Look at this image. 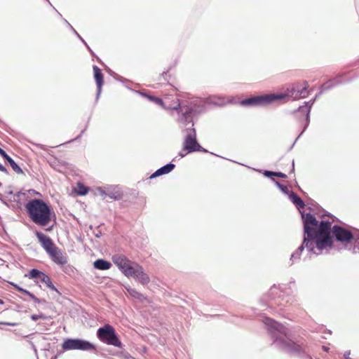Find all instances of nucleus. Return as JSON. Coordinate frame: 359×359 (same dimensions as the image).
Segmentation results:
<instances>
[{
    "instance_id": "obj_58",
    "label": "nucleus",
    "mask_w": 359,
    "mask_h": 359,
    "mask_svg": "<svg viewBox=\"0 0 359 359\" xmlns=\"http://www.w3.org/2000/svg\"><path fill=\"white\" fill-rule=\"evenodd\" d=\"M57 355H55L54 356H53L50 359H57Z\"/></svg>"
},
{
    "instance_id": "obj_8",
    "label": "nucleus",
    "mask_w": 359,
    "mask_h": 359,
    "mask_svg": "<svg viewBox=\"0 0 359 359\" xmlns=\"http://www.w3.org/2000/svg\"><path fill=\"white\" fill-rule=\"evenodd\" d=\"M97 337L103 343L118 348H122L123 344L116 333L114 327L105 324L97 329L96 333Z\"/></svg>"
},
{
    "instance_id": "obj_56",
    "label": "nucleus",
    "mask_w": 359,
    "mask_h": 359,
    "mask_svg": "<svg viewBox=\"0 0 359 359\" xmlns=\"http://www.w3.org/2000/svg\"><path fill=\"white\" fill-rule=\"evenodd\" d=\"M64 22H65L67 25V26L70 28V26H72V25L69 23V22H68L67 20H65V19H64Z\"/></svg>"
},
{
    "instance_id": "obj_57",
    "label": "nucleus",
    "mask_w": 359,
    "mask_h": 359,
    "mask_svg": "<svg viewBox=\"0 0 359 359\" xmlns=\"http://www.w3.org/2000/svg\"><path fill=\"white\" fill-rule=\"evenodd\" d=\"M275 304L282 305V303H280L278 300H275Z\"/></svg>"
},
{
    "instance_id": "obj_12",
    "label": "nucleus",
    "mask_w": 359,
    "mask_h": 359,
    "mask_svg": "<svg viewBox=\"0 0 359 359\" xmlns=\"http://www.w3.org/2000/svg\"><path fill=\"white\" fill-rule=\"evenodd\" d=\"M35 235L48 255L57 247L53 240L42 232L36 231Z\"/></svg>"
},
{
    "instance_id": "obj_23",
    "label": "nucleus",
    "mask_w": 359,
    "mask_h": 359,
    "mask_svg": "<svg viewBox=\"0 0 359 359\" xmlns=\"http://www.w3.org/2000/svg\"><path fill=\"white\" fill-rule=\"evenodd\" d=\"M175 168V165L172 162L167 163L166 165L161 167L159 170L163 175H166L172 171Z\"/></svg>"
},
{
    "instance_id": "obj_6",
    "label": "nucleus",
    "mask_w": 359,
    "mask_h": 359,
    "mask_svg": "<svg viewBox=\"0 0 359 359\" xmlns=\"http://www.w3.org/2000/svg\"><path fill=\"white\" fill-rule=\"evenodd\" d=\"M186 135L182 144V149L187 153L201 151L208 153V151L203 148L197 141L196 130L194 128V123H190L189 126H184Z\"/></svg>"
},
{
    "instance_id": "obj_63",
    "label": "nucleus",
    "mask_w": 359,
    "mask_h": 359,
    "mask_svg": "<svg viewBox=\"0 0 359 359\" xmlns=\"http://www.w3.org/2000/svg\"><path fill=\"white\" fill-rule=\"evenodd\" d=\"M348 354H350V352H348V354H346V356H345V358H348L347 356H348Z\"/></svg>"
},
{
    "instance_id": "obj_62",
    "label": "nucleus",
    "mask_w": 359,
    "mask_h": 359,
    "mask_svg": "<svg viewBox=\"0 0 359 359\" xmlns=\"http://www.w3.org/2000/svg\"><path fill=\"white\" fill-rule=\"evenodd\" d=\"M348 354H350V352H348V354H346V356H345V358H348L347 356H348Z\"/></svg>"
},
{
    "instance_id": "obj_24",
    "label": "nucleus",
    "mask_w": 359,
    "mask_h": 359,
    "mask_svg": "<svg viewBox=\"0 0 359 359\" xmlns=\"http://www.w3.org/2000/svg\"><path fill=\"white\" fill-rule=\"evenodd\" d=\"M107 196L115 201H118L121 198V194L118 191H112L107 189Z\"/></svg>"
},
{
    "instance_id": "obj_9",
    "label": "nucleus",
    "mask_w": 359,
    "mask_h": 359,
    "mask_svg": "<svg viewBox=\"0 0 359 359\" xmlns=\"http://www.w3.org/2000/svg\"><path fill=\"white\" fill-rule=\"evenodd\" d=\"M62 348L64 351L79 350L90 351L95 350V345L89 341L80 338H67L62 344Z\"/></svg>"
},
{
    "instance_id": "obj_35",
    "label": "nucleus",
    "mask_w": 359,
    "mask_h": 359,
    "mask_svg": "<svg viewBox=\"0 0 359 359\" xmlns=\"http://www.w3.org/2000/svg\"><path fill=\"white\" fill-rule=\"evenodd\" d=\"M161 175H163V174L162 173V172H161V170L158 168L154 173H152L151 175V176L149 177V179L151 180V179L156 178L157 177H160Z\"/></svg>"
},
{
    "instance_id": "obj_55",
    "label": "nucleus",
    "mask_w": 359,
    "mask_h": 359,
    "mask_svg": "<svg viewBox=\"0 0 359 359\" xmlns=\"http://www.w3.org/2000/svg\"><path fill=\"white\" fill-rule=\"evenodd\" d=\"M30 191H32V192H33V194H40L39 192L36 191H35V190H34V189H30V190H29V192H30Z\"/></svg>"
},
{
    "instance_id": "obj_26",
    "label": "nucleus",
    "mask_w": 359,
    "mask_h": 359,
    "mask_svg": "<svg viewBox=\"0 0 359 359\" xmlns=\"http://www.w3.org/2000/svg\"><path fill=\"white\" fill-rule=\"evenodd\" d=\"M11 285H13V287L16 290H18V292L24 294H26L27 295L29 298L31 297V296L33 294V293L30 292L29 291H28L27 290H25L22 287H21L20 286L18 285L17 284L15 283H11Z\"/></svg>"
},
{
    "instance_id": "obj_4",
    "label": "nucleus",
    "mask_w": 359,
    "mask_h": 359,
    "mask_svg": "<svg viewBox=\"0 0 359 359\" xmlns=\"http://www.w3.org/2000/svg\"><path fill=\"white\" fill-rule=\"evenodd\" d=\"M112 261L125 276L133 277L142 285L149 283V276L144 272L142 266L130 260L125 255H114L112 257Z\"/></svg>"
},
{
    "instance_id": "obj_38",
    "label": "nucleus",
    "mask_w": 359,
    "mask_h": 359,
    "mask_svg": "<svg viewBox=\"0 0 359 359\" xmlns=\"http://www.w3.org/2000/svg\"><path fill=\"white\" fill-rule=\"evenodd\" d=\"M73 267L70 265H67L65 266L64 271L67 273H69L70 272H73Z\"/></svg>"
},
{
    "instance_id": "obj_47",
    "label": "nucleus",
    "mask_w": 359,
    "mask_h": 359,
    "mask_svg": "<svg viewBox=\"0 0 359 359\" xmlns=\"http://www.w3.org/2000/svg\"><path fill=\"white\" fill-rule=\"evenodd\" d=\"M86 47L87 48L88 50L90 53V54L92 55H95L94 52L92 50V49L89 47V46L88 44H87V46H86Z\"/></svg>"
},
{
    "instance_id": "obj_22",
    "label": "nucleus",
    "mask_w": 359,
    "mask_h": 359,
    "mask_svg": "<svg viewBox=\"0 0 359 359\" xmlns=\"http://www.w3.org/2000/svg\"><path fill=\"white\" fill-rule=\"evenodd\" d=\"M43 273V271L37 269H32L29 271L28 277L32 280H39L41 278Z\"/></svg>"
},
{
    "instance_id": "obj_53",
    "label": "nucleus",
    "mask_w": 359,
    "mask_h": 359,
    "mask_svg": "<svg viewBox=\"0 0 359 359\" xmlns=\"http://www.w3.org/2000/svg\"><path fill=\"white\" fill-rule=\"evenodd\" d=\"M6 194H8V195H13V191L12 190H8L6 191Z\"/></svg>"
},
{
    "instance_id": "obj_39",
    "label": "nucleus",
    "mask_w": 359,
    "mask_h": 359,
    "mask_svg": "<svg viewBox=\"0 0 359 359\" xmlns=\"http://www.w3.org/2000/svg\"><path fill=\"white\" fill-rule=\"evenodd\" d=\"M275 177H280V178H287V175L282 172H276Z\"/></svg>"
},
{
    "instance_id": "obj_11",
    "label": "nucleus",
    "mask_w": 359,
    "mask_h": 359,
    "mask_svg": "<svg viewBox=\"0 0 359 359\" xmlns=\"http://www.w3.org/2000/svg\"><path fill=\"white\" fill-rule=\"evenodd\" d=\"M172 109L177 111L180 116L179 121L184 126H189L190 123L194 122L193 117L196 111L193 107L179 102Z\"/></svg>"
},
{
    "instance_id": "obj_51",
    "label": "nucleus",
    "mask_w": 359,
    "mask_h": 359,
    "mask_svg": "<svg viewBox=\"0 0 359 359\" xmlns=\"http://www.w3.org/2000/svg\"><path fill=\"white\" fill-rule=\"evenodd\" d=\"M188 153H182V152H180L179 153V156L181 157V158H184Z\"/></svg>"
},
{
    "instance_id": "obj_33",
    "label": "nucleus",
    "mask_w": 359,
    "mask_h": 359,
    "mask_svg": "<svg viewBox=\"0 0 359 359\" xmlns=\"http://www.w3.org/2000/svg\"><path fill=\"white\" fill-rule=\"evenodd\" d=\"M86 130V127L83 130H81V133L78 136H76L75 138H74L72 140H70L66 142L65 144H69V143H72V142L79 140L81 137V135L83 134V133L85 132Z\"/></svg>"
},
{
    "instance_id": "obj_30",
    "label": "nucleus",
    "mask_w": 359,
    "mask_h": 359,
    "mask_svg": "<svg viewBox=\"0 0 359 359\" xmlns=\"http://www.w3.org/2000/svg\"><path fill=\"white\" fill-rule=\"evenodd\" d=\"M275 172H276L275 171L264 170H263L262 173L264 177L271 178L272 180V179H273V177H275Z\"/></svg>"
},
{
    "instance_id": "obj_2",
    "label": "nucleus",
    "mask_w": 359,
    "mask_h": 359,
    "mask_svg": "<svg viewBox=\"0 0 359 359\" xmlns=\"http://www.w3.org/2000/svg\"><path fill=\"white\" fill-rule=\"evenodd\" d=\"M263 323L277 349L292 356L304 353L303 340L292 337L289 330L283 324L268 317L264 318Z\"/></svg>"
},
{
    "instance_id": "obj_40",
    "label": "nucleus",
    "mask_w": 359,
    "mask_h": 359,
    "mask_svg": "<svg viewBox=\"0 0 359 359\" xmlns=\"http://www.w3.org/2000/svg\"><path fill=\"white\" fill-rule=\"evenodd\" d=\"M277 289H278V288H277V287H276V285H274L273 286H272V287H271V289H270V291H269V297H271L273 298V294H274V292H275V290H276Z\"/></svg>"
},
{
    "instance_id": "obj_25",
    "label": "nucleus",
    "mask_w": 359,
    "mask_h": 359,
    "mask_svg": "<svg viewBox=\"0 0 359 359\" xmlns=\"http://www.w3.org/2000/svg\"><path fill=\"white\" fill-rule=\"evenodd\" d=\"M88 188L87 187H86L85 185H83L81 183L78 184V191H77L78 195L85 196L88 194Z\"/></svg>"
},
{
    "instance_id": "obj_32",
    "label": "nucleus",
    "mask_w": 359,
    "mask_h": 359,
    "mask_svg": "<svg viewBox=\"0 0 359 359\" xmlns=\"http://www.w3.org/2000/svg\"><path fill=\"white\" fill-rule=\"evenodd\" d=\"M70 29L74 33V34L85 46H87L86 41L81 36V35L75 30V29L72 26H70Z\"/></svg>"
},
{
    "instance_id": "obj_43",
    "label": "nucleus",
    "mask_w": 359,
    "mask_h": 359,
    "mask_svg": "<svg viewBox=\"0 0 359 359\" xmlns=\"http://www.w3.org/2000/svg\"><path fill=\"white\" fill-rule=\"evenodd\" d=\"M32 300H34V303L36 304H41V299H39L38 297H36L34 294L31 296L30 297Z\"/></svg>"
},
{
    "instance_id": "obj_5",
    "label": "nucleus",
    "mask_w": 359,
    "mask_h": 359,
    "mask_svg": "<svg viewBox=\"0 0 359 359\" xmlns=\"http://www.w3.org/2000/svg\"><path fill=\"white\" fill-rule=\"evenodd\" d=\"M320 222H325L328 223L329 230L327 235L325 236H322L320 238L321 240H325L326 238H330V245L327 246V248H331L333 245V239L334 238L337 241L348 243L352 241H355V242L359 241V230L356 229H353V231L345 228L340 225H334L332 226V222L329 220L322 219Z\"/></svg>"
},
{
    "instance_id": "obj_15",
    "label": "nucleus",
    "mask_w": 359,
    "mask_h": 359,
    "mask_svg": "<svg viewBox=\"0 0 359 359\" xmlns=\"http://www.w3.org/2000/svg\"><path fill=\"white\" fill-rule=\"evenodd\" d=\"M341 77V75H338L334 79H329L327 81L324 83L320 88L319 94H323L325 91L330 90L333 88L341 84L342 82L340 80Z\"/></svg>"
},
{
    "instance_id": "obj_34",
    "label": "nucleus",
    "mask_w": 359,
    "mask_h": 359,
    "mask_svg": "<svg viewBox=\"0 0 359 359\" xmlns=\"http://www.w3.org/2000/svg\"><path fill=\"white\" fill-rule=\"evenodd\" d=\"M97 190L100 195L102 196V197L107 196V190H106L105 188L100 187H98Z\"/></svg>"
},
{
    "instance_id": "obj_7",
    "label": "nucleus",
    "mask_w": 359,
    "mask_h": 359,
    "mask_svg": "<svg viewBox=\"0 0 359 359\" xmlns=\"http://www.w3.org/2000/svg\"><path fill=\"white\" fill-rule=\"evenodd\" d=\"M321 94H319V92L316 95L314 98L308 102H304V105L299 106L297 109L294 110L292 111V114H300L299 118V121L302 123L303 125V130L302 133L298 135V137L294 140V143L290 147V149H292L294 147V144L297 141V140L303 135V133L306 131L307 128L309 126L310 123V113L311 110V107L313 104H314L316 99Z\"/></svg>"
},
{
    "instance_id": "obj_37",
    "label": "nucleus",
    "mask_w": 359,
    "mask_h": 359,
    "mask_svg": "<svg viewBox=\"0 0 359 359\" xmlns=\"http://www.w3.org/2000/svg\"><path fill=\"white\" fill-rule=\"evenodd\" d=\"M47 287L50 289L51 290L57 292L59 294H61V293L57 290V289L55 287V285L53 284L52 281H50V283H48L47 285Z\"/></svg>"
},
{
    "instance_id": "obj_52",
    "label": "nucleus",
    "mask_w": 359,
    "mask_h": 359,
    "mask_svg": "<svg viewBox=\"0 0 359 359\" xmlns=\"http://www.w3.org/2000/svg\"><path fill=\"white\" fill-rule=\"evenodd\" d=\"M41 304H46L48 303L47 301L44 299H41Z\"/></svg>"
},
{
    "instance_id": "obj_17",
    "label": "nucleus",
    "mask_w": 359,
    "mask_h": 359,
    "mask_svg": "<svg viewBox=\"0 0 359 359\" xmlns=\"http://www.w3.org/2000/svg\"><path fill=\"white\" fill-rule=\"evenodd\" d=\"M297 88V84L294 85L292 88L287 89L285 93H271L272 95L276 96L274 99V102L283 100L285 97H293L294 100V94Z\"/></svg>"
},
{
    "instance_id": "obj_60",
    "label": "nucleus",
    "mask_w": 359,
    "mask_h": 359,
    "mask_svg": "<svg viewBox=\"0 0 359 359\" xmlns=\"http://www.w3.org/2000/svg\"><path fill=\"white\" fill-rule=\"evenodd\" d=\"M95 236L99 238L100 236V233L95 234Z\"/></svg>"
},
{
    "instance_id": "obj_3",
    "label": "nucleus",
    "mask_w": 359,
    "mask_h": 359,
    "mask_svg": "<svg viewBox=\"0 0 359 359\" xmlns=\"http://www.w3.org/2000/svg\"><path fill=\"white\" fill-rule=\"evenodd\" d=\"M25 208L31 221L38 226H46L53 218L55 219V213L51 206L42 199H31Z\"/></svg>"
},
{
    "instance_id": "obj_36",
    "label": "nucleus",
    "mask_w": 359,
    "mask_h": 359,
    "mask_svg": "<svg viewBox=\"0 0 359 359\" xmlns=\"http://www.w3.org/2000/svg\"><path fill=\"white\" fill-rule=\"evenodd\" d=\"M325 216H328V217H332V222H334V221H336L337 219L334 216H333L332 215H331L328 212H325L323 214L319 215V217H324Z\"/></svg>"
},
{
    "instance_id": "obj_61",
    "label": "nucleus",
    "mask_w": 359,
    "mask_h": 359,
    "mask_svg": "<svg viewBox=\"0 0 359 359\" xmlns=\"http://www.w3.org/2000/svg\"><path fill=\"white\" fill-rule=\"evenodd\" d=\"M52 229H53V226H50V227H49L47 230H48V231H50V230H52Z\"/></svg>"
},
{
    "instance_id": "obj_44",
    "label": "nucleus",
    "mask_w": 359,
    "mask_h": 359,
    "mask_svg": "<svg viewBox=\"0 0 359 359\" xmlns=\"http://www.w3.org/2000/svg\"><path fill=\"white\" fill-rule=\"evenodd\" d=\"M0 171L4 172L6 175L8 174V170L1 163H0Z\"/></svg>"
},
{
    "instance_id": "obj_59",
    "label": "nucleus",
    "mask_w": 359,
    "mask_h": 359,
    "mask_svg": "<svg viewBox=\"0 0 359 359\" xmlns=\"http://www.w3.org/2000/svg\"><path fill=\"white\" fill-rule=\"evenodd\" d=\"M4 304V300L0 299V304Z\"/></svg>"
},
{
    "instance_id": "obj_16",
    "label": "nucleus",
    "mask_w": 359,
    "mask_h": 359,
    "mask_svg": "<svg viewBox=\"0 0 359 359\" xmlns=\"http://www.w3.org/2000/svg\"><path fill=\"white\" fill-rule=\"evenodd\" d=\"M0 155L6 160L11 165L12 169L18 174H22L23 171L22 168L18 165L17 163L9 156L7 153L0 147Z\"/></svg>"
},
{
    "instance_id": "obj_42",
    "label": "nucleus",
    "mask_w": 359,
    "mask_h": 359,
    "mask_svg": "<svg viewBox=\"0 0 359 359\" xmlns=\"http://www.w3.org/2000/svg\"><path fill=\"white\" fill-rule=\"evenodd\" d=\"M1 325H5L8 326H17L18 325V323H10V322H0Z\"/></svg>"
},
{
    "instance_id": "obj_28",
    "label": "nucleus",
    "mask_w": 359,
    "mask_h": 359,
    "mask_svg": "<svg viewBox=\"0 0 359 359\" xmlns=\"http://www.w3.org/2000/svg\"><path fill=\"white\" fill-rule=\"evenodd\" d=\"M39 280L41 283L46 284V285H47L48 283H50V281H51L50 277L48 275H46L45 273H43V275L41 276V278L39 279Z\"/></svg>"
},
{
    "instance_id": "obj_14",
    "label": "nucleus",
    "mask_w": 359,
    "mask_h": 359,
    "mask_svg": "<svg viewBox=\"0 0 359 359\" xmlns=\"http://www.w3.org/2000/svg\"><path fill=\"white\" fill-rule=\"evenodd\" d=\"M48 255L51 260L57 265L64 266L67 263V257L57 247L51 251Z\"/></svg>"
},
{
    "instance_id": "obj_31",
    "label": "nucleus",
    "mask_w": 359,
    "mask_h": 359,
    "mask_svg": "<svg viewBox=\"0 0 359 359\" xmlns=\"http://www.w3.org/2000/svg\"><path fill=\"white\" fill-rule=\"evenodd\" d=\"M304 86L302 88L299 87V93H301V95H308L307 93V89L309 88V84L307 81L304 82Z\"/></svg>"
},
{
    "instance_id": "obj_21",
    "label": "nucleus",
    "mask_w": 359,
    "mask_h": 359,
    "mask_svg": "<svg viewBox=\"0 0 359 359\" xmlns=\"http://www.w3.org/2000/svg\"><path fill=\"white\" fill-rule=\"evenodd\" d=\"M126 289L128 293L133 298L137 299L141 302H142L145 299L144 296L142 294L137 292L135 289L132 288L130 287H126Z\"/></svg>"
},
{
    "instance_id": "obj_45",
    "label": "nucleus",
    "mask_w": 359,
    "mask_h": 359,
    "mask_svg": "<svg viewBox=\"0 0 359 359\" xmlns=\"http://www.w3.org/2000/svg\"><path fill=\"white\" fill-rule=\"evenodd\" d=\"M30 318L34 321H36L37 320H39L38 314L31 315Z\"/></svg>"
},
{
    "instance_id": "obj_20",
    "label": "nucleus",
    "mask_w": 359,
    "mask_h": 359,
    "mask_svg": "<svg viewBox=\"0 0 359 359\" xmlns=\"http://www.w3.org/2000/svg\"><path fill=\"white\" fill-rule=\"evenodd\" d=\"M141 95L148 99L149 101L154 102L155 104L162 107L163 109H166L165 106L164 105V102L163 100L160 97L149 95L146 93H142Z\"/></svg>"
},
{
    "instance_id": "obj_50",
    "label": "nucleus",
    "mask_w": 359,
    "mask_h": 359,
    "mask_svg": "<svg viewBox=\"0 0 359 359\" xmlns=\"http://www.w3.org/2000/svg\"><path fill=\"white\" fill-rule=\"evenodd\" d=\"M294 172V161L292 160L291 172Z\"/></svg>"
},
{
    "instance_id": "obj_13",
    "label": "nucleus",
    "mask_w": 359,
    "mask_h": 359,
    "mask_svg": "<svg viewBox=\"0 0 359 359\" xmlns=\"http://www.w3.org/2000/svg\"><path fill=\"white\" fill-rule=\"evenodd\" d=\"M93 69L94 79L96 82L97 90L96 97H95V101L97 102L100 97V94H101L102 87V85L104 83V76H103V74L102 73L101 69L97 65H93Z\"/></svg>"
},
{
    "instance_id": "obj_19",
    "label": "nucleus",
    "mask_w": 359,
    "mask_h": 359,
    "mask_svg": "<svg viewBox=\"0 0 359 359\" xmlns=\"http://www.w3.org/2000/svg\"><path fill=\"white\" fill-rule=\"evenodd\" d=\"M290 200L295 205L297 209L303 208L305 206V203L303 200L294 192L290 191L287 195Z\"/></svg>"
},
{
    "instance_id": "obj_10",
    "label": "nucleus",
    "mask_w": 359,
    "mask_h": 359,
    "mask_svg": "<svg viewBox=\"0 0 359 359\" xmlns=\"http://www.w3.org/2000/svg\"><path fill=\"white\" fill-rule=\"evenodd\" d=\"M275 95L264 94L258 96H252L240 101L243 107H264L274 102Z\"/></svg>"
},
{
    "instance_id": "obj_27",
    "label": "nucleus",
    "mask_w": 359,
    "mask_h": 359,
    "mask_svg": "<svg viewBox=\"0 0 359 359\" xmlns=\"http://www.w3.org/2000/svg\"><path fill=\"white\" fill-rule=\"evenodd\" d=\"M272 181L276 184V185L280 189V191L288 195L290 191H289L287 187L282 184H280L278 180L275 179H272Z\"/></svg>"
},
{
    "instance_id": "obj_29",
    "label": "nucleus",
    "mask_w": 359,
    "mask_h": 359,
    "mask_svg": "<svg viewBox=\"0 0 359 359\" xmlns=\"http://www.w3.org/2000/svg\"><path fill=\"white\" fill-rule=\"evenodd\" d=\"M295 94H294V100H299L300 98H304L306 97V95H301V93H299V84L297 83V88H296V90H295Z\"/></svg>"
},
{
    "instance_id": "obj_48",
    "label": "nucleus",
    "mask_w": 359,
    "mask_h": 359,
    "mask_svg": "<svg viewBox=\"0 0 359 359\" xmlns=\"http://www.w3.org/2000/svg\"><path fill=\"white\" fill-rule=\"evenodd\" d=\"M21 195H25V193H22V192H21V191H19V192H17V193L15 194V196L16 198H19V197H20V196H21Z\"/></svg>"
},
{
    "instance_id": "obj_41",
    "label": "nucleus",
    "mask_w": 359,
    "mask_h": 359,
    "mask_svg": "<svg viewBox=\"0 0 359 359\" xmlns=\"http://www.w3.org/2000/svg\"><path fill=\"white\" fill-rule=\"evenodd\" d=\"M168 71L163 72L161 74V76L163 78L164 81H166L169 82L170 76V75L168 76V77H169V79H168Z\"/></svg>"
},
{
    "instance_id": "obj_54",
    "label": "nucleus",
    "mask_w": 359,
    "mask_h": 359,
    "mask_svg": "<svg viewBox=\"0 0 359 359\" xmlns=\"http://www.w3.org/2000/svg\"><path fill=\"white\" fill-rule=\"evenodd\" d=\"M323 351H325L327 352V351H328V350H329V348H328V347H327V346H323Z\"/></svg>"
},
{
    "instance_id": "obj_46",
    "label": "nucleus",
    "mask_w": 359,
    "mask_h": 359,
    "mask_svg": "<svg viewBox=\"0 0 359 359\" xmlns=\"http://www.w3.org/2000/svg\"><path fill=\"white\" fill-rule=\"evenodd\" d=\"M39 319H47L48 317L43 314L42 313L38 314Z\"/></svg>"
},
{
    "instance_id": "obj_18",
    "label": "nucleus",
    "mask_w": 359,
    "mask_h": 359,
    "mask_svg": "<svg viewBox=\"0 0 359 359\" xmlns=\"http://www.w3.org/2000/svg\"><path fill=\"white\" fill-rule=\"evenodd\" d=\"M111 266L112 264L110 262L104 259H97L93 262V267L100 271L108 270Z\"/></svg>"
},
{
    "instance_id": "obj_49",
    "label": "nucleus",
    "mask_w": 359,
    "mask_h": 359,
    "mask_svg": "<svg viewBox=\"0 0 359 359\" xmlns=\"http://www.w3.org/2000/svg\"><path fill=\"white\" fill-rule=\"evenodd\" d=\"M37 147H39L40 149H43V150L46 149V147L45 145H43V144H38Z\"/></svg>"
},
{
    "instance_id": "obj_64",
    "label": "nucleus",
    "mask_w": 359,
    "mask_h": 359,
    "mask_svg": "<svg viewBox=\"0 0 359 359\" xmlns=\"http://www.w3.org/2000/svg\"><path fill=\"white\" fill-rule=\"evenodd\" d=\"M348 354H350V352H348V354H346V356H345V358H348L347 356H348Z\"/></svg>"
},
{
    "instance_id": "obj_1",
    "label": "nucleus",
    "mask_w": 359,
    "mask_h": 359,
    "mask_svg": "<svg viewBox=\"0 0 359 359\" xmlns=\"http://www.w3.org/2000/svg\"><path fill=\"white\" fill-rule=\"evenodd\" d=\"M303 223L304 237L302 243L293 252L290 256V265L298 262L301 255L306 251L311 258V255H318L320 252L327 248L330 245V238L321 240L322 236L327 235L328 223L319 222L316 217L310 212H301Z\"/></svg>"
}]
</instances>
